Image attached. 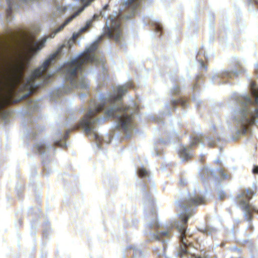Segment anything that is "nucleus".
Returning a JSON list of instances; mask_svg holds the SVG:
<instances>
[{"mask_svg":"<svg viewBox=\"0 0 258 258\" xmlns=\"http://www.w3.org/2000/svg\"><path fill=\"white\" fill-rule=\"evenodd\" d=\"M162 26L161 24L158 23L156 25L155 29H156V31H157V32H160L162 30Z\"/></svg>","mask_w":258,"mask_h":258,"instance_id":"nucleus-20","label":"nucleus"},{"mask_svg":"<svg viewBox=\"0 0 258 258\" xmlns=\"http://www.w3.org/2000/svg\"><path fill=\"white\" fill-rule=\"evenodd\" d=\"M91 24L92 22L91 21L87 22L86 23V25L85 27L81 28L80 32L73 34L72 39L68 42L70 47L76 41V38L78 37H79L80 33L86 32L88 28L90 27Z\"/></svg>","mask_w":258,"mask_h":258,"instance_id":"nucleus-11","label":"nucleus"},{"mask_svg":"<svg viewBox=\"0 0 258 258\" xmlns=\"http://www.w3.org/2000/svg\"><path fill=\"white\" fill-rule=\"evenodd\" d=\"M86 94L85 93L81 94L80 95L81 97H82V98H84V97H85V96H86Z\"/></svg>","mask_w":258,"mask_h":258,"instance_id":"nucleus-23","label":"nucleus"},{"mask_svg":"<svg viewBox=\"0 0 258 258\" xmlns=\"http://www.w3.org/2000/svg\"><path fill=\"white\" fill-rule=\"evenodd\" d=\"M254 195V192L250 189H241L237 194L235 202L242 210L245 220L247 222L252 220L253 212L258 214V209L249 203L250 199Z\"/></svg>","mask_w":258,"mask_h":258,"instance_id":"nucleus-6","label":"nucleus"},{"mask_svg":"<svg viewBox=\"0 0 258 258\" xmlns=\"http://www.w3.org/2000/svg\"><path fill=\"white\" fill-rule=\"evenodd\" d=\"M216 231V229L212 227L207 226L204 228V229H201V231L203 233L206 234L207 235H212L213 232H215Z\"/></svg>","mask_w":258,"mask_h":258,"instance_id":"nucleus-14","label":"nucleus"},{"mask_svg":"<svg viewBox=\"0 0 258 258\" xmlns=\"http://www.w3.org/2000/svg\"><path fill=\"white\" fill-rule=\"evenodd\" d=\"M206 143H207L209 146H212L215 144V141L210 137H196L192 141L189 147L181 146L179 151V155L181 158V160L184 161L191 157L192 155L190 148L191 147L199 144H201L202 146L204 147Z\"/></svg>","mask_w":258,"mask_h":258,"instance_id":"nucleus-7","label":"nucleus"},{"mask_svg":"<svg viewBox=\"0 0 258 258\" xmlns=\"http://www.w3.org/2000/svg\"><path fill=\"white\" fill-rule=\"evenodd\" d=\"M250 89L254 102L248 96L240 97L237 101L238 107L235 109L232 115L238 135L245 134L248 125L253 124L258 119V86L251 82Z\"/></svg>","mask_w":258,"mask_h":258,"instance_id":"nucleus-4","label":"nucleus"},{"mask_svg":"<svg viewBox=\"0 0 258 258\" xmlns=\"http://www.w3.org/2000/svg\"><path fill=\"white\" fill-rule=\"evenodd\" d=\"M159 154V151H156V155H158Z\"/></svg>","mask_w":258,"mask_h":258,"instance_id":"nucleus-25","label":"nucleus"},{"mask_svg":"<svg viewBox=\"0 0 258 258\" xmlns=\"http://www.w3.org/2000/svg\"><path fill=\"white\" fill-rule=\"evenodd\" d=\"M127 249H131L133 250L134 252V257L135 258L137 256L140 257L142 255V251L137 248L136 246H129L127 247Z\"/></svg>","mask_w":258,"mask_h":258,"instance_id":"nucleus-13","label":"nucleus"},{"mask_svg":"<svg viewBox=\"0 0 258 258\" xmlns=\"http://www.w3.org/2000/svg\"><path fill=\"white\" fill-rule=\"evenodd\" d=\"M139 179V186L142 188L143 193L144 204L150 210L151 214V217H147L145 234L150 240L161 241L163 243L162 247L154 250V253L159 258H167L165 255V249L167 247L166 243L171 237V229L175 227L178 231L180 242L178 255L181 258H209L207 256L204 257L198 256L194 253L195 248L191 241V234L189 230L186 228L187 221L193 216L195 207L205 203V193L199 189H195L193 192L189 193L187 198L183 202L181 203L178 202L177 204V208H179L181 211L179 214V220L173 221L171 224V227H168L167 230H161L154 208V200L151 195L154 188L150 187V181L147 180V178Z\"/></svg>","mask_w":258,"mask_h":258,"instance_id":"nucleus-1","label":"nucleus"},{"mask_svg":"<svg viewBox=\"0 0 258 258\" xmlns=\"http://www.w3.org/2000/svg\"><path fill=\"white\" fill-rule=\"evenodd\" d=\"M221 175L222 176V177H227V174H226L223 171H221Z\"/></svg>","mask_w":258,"mask_h":258,"instance_id":"nucleus-22","label":"nucleus"},{"mask_svg":"<svg viewBox=\"0 0 258 258\" xmlns=\"http://www.w3.org/2000/svg\"><path fill=\"white\" fill-rule=\"evenodd\" d=\"M200 63H201L202 67H204L203 62L202 61H201Z\"/></svg>","mask_w":258,"mask_h":258,"instance_id":"nucleus-24","label":"nucleus"},{"mask_svg":"<svg viewBox=\"0 0 258 258\" xmlns=\"http://www.w3.org/2000/svg\"><path fill=\"white\" fill-rule=\"evenodd\" d=\"M53 148V147L50 146L48 143L46 142H40L35 145L34 150L41 155L42 158L43 159V161H44V158H46L49 156L50 151Z\"/></svg>","mask_w":258,"mask_h":258,"instance_id":"nucleus-8","label":"nucleus"},{"mask_svg":"<svg viewBox=\"0 0 258 258\" xmlns=\"http://www.w3.org/2000/svg\"><path fill=\"white\" fill-rule=\"evenodd\" d=\"M19 224L21 225V220H19Z\"/></svg>","mask_w":258,"mask_h":258,"instance_id":"nucleus-27","label":"nucleus"},{"mask_svg":"<svg viewBox=\"0 0 258 258\" xmlns=\"http://www.w3.org/2000/svg\"><path fill=\"white\" fill-rule=\"evenodd\" d=\"M238 74L239 73L238 72H237L236 71H228L227 72H226L224 73L223 76L231 78L234 76H235V77L237 76Z\"/></svg>","mask_w":258,"mask_h":258,"instance_id":"nucleus-16","label":"nucleus"},{"mask_svg":"<svg viewBox=\"0 0 258 258\" xmlns=\"http://www.w3.org/2000/svg\"><path fill=\"white\" fill-rule=\"evenodd\" d=\"M186 179V178H179L178 183L181 186L185 185L187 182Z\"/></svg>","mask_w":258,"mask_h":258,"instance_id":"nucleus-19","label":"nucleus"},{"mask_svg":"<svg viewBox=\"0 0 258 258\" xmlns=\"http://www.w3.org/2000/svg\"><path fill=\"white\" fill-rule=\"evenodd\" d=\"M64 138L66 137H64L62 139H60V140H56L54 141V144L57 146H59L62 148H64L66 147V142L64 141Z\"/></svg>","mask_w":258,"mask_h":258,"instance_id":"nucleus-17","label":"nucleus"},{"mask_svg":"<svg viewBox=\"0 0 258 258\" xmlns=\"http://www.w3.org/2000/svg\"><path fill=\"white\" fill-rule=\"evenodd\" d=\"M66 10L67 8L66 7L57 5L52 12L50 20L52 22H56L57 17L61 16Z\"/></svg>","mask_w":258,"mask_h":258,"instance_id":"nucleus-9","label":"nucleus"},{"mask_svg":"<svg viewBox=\"0 0 258 258\" xmlns=\"http://www.w3.org/2000/svg\"><path fill=\"white\" fill-rule=\"evenodd\" d=\"M253 172L254 173H258V166H255L253 169Z\"/></svg>","mask_w":258,"mask_h":258,"instance_id":"nucleus-21","label":"nucleus"},{"mask_svg":"<svg viewBox=\"0 0 258 258\" xmlns=\"http://www.w3.org/2000/svg\"><path fill=\"white\" fill-rule=\"evenodd\" d=\"M216 162H217V163H218V162H219V160H216Z\"/></svg>","mask_w":258,"mask_h":258,"instance_id":"nucleus-28","label":"nucleus"},{"mask_svg":"<svg viewBox=\"0 0 258 258\" xmlns=\"http://www.w3.org/2000/svg\"><path fill=\"white\" fill-rule=\"evenodd\" d=\"M26 106L28 110L35 111L37 110L38 107V103L37 101H33L29 98L27 99Z\"/></svg>","mask_w":258,"mask_h":258,"instance_id":"nucleus-12","label":"nucleus"},{"mask_svg":"<svg viewBox=\"0 0 258 258\" xmlns=\"http://www.w3.org/2000/svg\"><path fill=\"white\" fill-rule=\"evenodd\" d=\"M9 9L7 11V20L10 21L13 11L19 7V4L15 0H7Z\"/></svg>","mask_w":258,"mask_h":258,"instance_id":"nucleus-10","label":"nucleus"},{"mask_svg":"<svg viewBox=\"0 0 258 258\" xmlns=\"http://www.w3.org/2000/svg\"><path fill=\"white\" fill-rule=\"evenodd\" d=\"M101 39L95 41L90 47L86 48L85 51L81 53L78 57L73 58L63 66L59 68L57 73L63 76L65 80V84L55 92L57 96L62 93L70 92L73 89L87 90L89 88L88 80L85 78L86 75L85 68L90 63L95 65L102 64L104 69L103 59L97 55L96 51L98 48V42Z\"/></svg>","mask_w":258,"mask_h":258,"instance_id":"nucleus-3","label":"nucleus"},{"mask_svg":"<svg viewBox=\"0 0 258 258\" xmlns=\"http://www.w3.org/2000/svg\"><path fill=\"white\" fill-rule=\"evenodd\" d=\"M255 67L257 68V69L258 70V64H256L255 65Z\"/></svg>","mask_w":258,"mask_h":258,"instance_id":"nucleus-26","label":"nucleus"},{"mask_svg":"<svg viewBox=\"0 0 258 258\" xmlns=\"http://www.w3.org/2000/svg\"><path fill=\"white\" fill-rule=\"evenodd\" d=\"M218 196L220 200H223L226 197V194L223 191L219 190L218 192Z\"/></svg>","mask_w":258,"mask_h":258,"instance_id":"nucleus-18","label":"nucleus"},{"mask_svg":"<svg viewBox=\"0 0 258 258\" xmlns=\"http://www.w3.org/2000/svg\"><path fill=\"white\" fill-rule=\"evenodd\" d=\"M138 173L141 177H150L151 175V173L144 168L140 169Z\"/></svg>","mask_w":258,"mask_h":258,"instance_id":"nucleus-15","label":"nucleus"},{"mask_svg":"<svg viewBox=\"0 0 258 258\" xmlns=\"http://www.w3.org/2000/svg\"><path fill=\"white\" fill-rule=\"evenodd\" d=\"M143 0H126L123 6L126 9V14L123 15L122 11L120 10L119 13L116 15H111L106 21V28L104 30V34L108 38H112L118 41L121 37V28L120 26V20L121 19H129L132 16L137 13L140 8L141 1Z\"/></svg>","mask_w":258,"mask_h":258,"instance_id":"nucleus-5","label":"nucleus"},{"mask_svg":"<svg viewBox=\"0 0 258 258\" xmlns=\"http://www.w3.org/2000/svg\"><path fill=\"white\" fill-rule=\"evenodd\" d=\"M128 87H132L131 83L118 86L105 97H100L96 102H91L89 110L77 125V127H81L90 138L95 140L98 149H101L104 143L108 144L112 139L111 135L106 134L101 137L97 132L95 124L105 118L114 117L118 127L123 130L127 138H131L134 133L133 111L121 102L122 96L126 92Z\"/></svg>","mask_w":258,"mask_h":258,"instance_id":"nucleus-2","label":"nucleus"}]
</instances>
